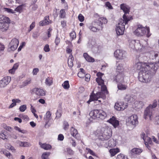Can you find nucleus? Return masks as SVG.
I'll list each match as a JSON object with an SVG mask.
<instances>
[{
	"mask_svg": "<svg viewBox=\"0 0 159 159\" xmlns=\"http://www.w3.org/2000/svg\"><path fill=\"white\" fill-rule=\"evenodd\" d=\"M135 66L137 70H139L138 76L139 81L143 83L148 82L156 73L158 66H159V60L156 63L139 62L135 65Z\"/></svg>",
	"mask_w": 159,
	"mask_h": 159,
	"instance_id": "obj_1",
	"label": "nucleus"
},
{
	"mask_svg": "<svg viewBox=\"0 0 159 159\" xmlns=\"http://www.w3.org/2000/svg\"><path fill=\"white\" fill-rule=\"evenodd\" d=\"M157 102L154 100L152 104H150L144 111V118L146 119L149 118L150 120H154L156 124H159V114H157L154 117L153 111L157 106Z\"/></svg>",
	"mask_w": 159,
	"mask_h": 159,
	"instance_id": "obj_2",
	"label": "nucleus"
},
{
	"mask_svg": "<svg viewBox=\"0 0 159 159\" xmlns=\"http://www.w3.org/2000/svg\"><path fill=\"white\" fill-rule=\"evenodd\" d=\"M123 19H121L119 20V22L116 26V30L117 35L123 34L125 29V25L127 28L128 27V22L132 19V17H127L125 15L123 16Z\"/></svg>",
	"mask_w": 159,
	"mask_h": 159,
	"instance_id": "obj_3",
	"label": "nucleus"
},
{
	"mask_svg": "<svg viewBox=\"0 0 159 159\" xmlns=\"http://www.w3.org/2000/svg\"><path fill=\"white\" fill-rule=\"evenodd\" d=\"M134 33L138 36L146 35L147 37H149L151 34L150 33V29L149 27L145 28L140 25H138Z\"/></svg>",
	"mask_w": 159,
	"mask_h": 159,
	"instance_id": "obj_4",
	"label": "nucleus"
},
{
	"mask_svg": "<svg viewBox=\"0 0 159 159\" xmlns=\"http://www.w3.org/2000/svg\"><path fill=\"white\" fill-rule=\"evenodd\" d=\"M89 115L90 116L91 121H92L91 119H95L96 118H99L102 120L104 119L107 116L106 113L103 110H95L91 111Z\"/></svg>",
	"mask_w": 159,
	"mask_h": 159,
	"instance_id": "obj_5",
	"label": "nucleus"
},
{
	"mask_svg": "<svg viewBox=\"0 0 159 159\" xmlns=\"http://www.w3.org/2000/svg\"><path fill=\"white\" fill-rule=\"evenodd\" d=\"M98 131L100 132L99 135L102 137L101 139L103 140H107L111 136V130L110 128L107 127H102Z\"/></svg>",
	"mask_w": 159,
	"mask_h": 159,
	"instance_id": "obj_6",
	"label": "nucleus"
},
{
	"mask_svg": "<svg viewBox=\"0 0 159 159\" xmlns=\"http://www.w3.org/2000/svg\"><path fill=\"white\" fill-rule=\"evenodd\" d=\"M93 92H92L91 94L90 95L89 99L87 102L88 103H89L90 102L93 101L98 100V102H100L101 101L98 100L99 98H101L104 100L106 98L105 94L103 93L102 92H98L96 94H94Z\"/></svg>",
	"mask_w": 159,
	"mask_h": 159,
	"instance_id": "obj_7",
	"label": "nucleus"
},
{
	"mask_svg": "<svg viewBox=\"0 0 159 159\" xmlns=\"http://www.w3.org/2000/svg\"><path fill=\"white\" fill-rule=\"evenodd\" d=\"M158 56L157 53L154 51H152L144 53L142 57L143 60L144 61H148L150 60L155 59Z\"/></svg>",
	"mask_w": 159,
	"mask_h": 159,
	"instance_id": "obj_8",
	"label": "nucleus"
},
{
	"mask_svg": "<svg viewBox=\"0 0 159 159\" xmlns=\"http://www.w3.org/2000/svg\"><path fill=\"white\" fill-rule=\"evenodd\" d=\"M115 57L117 59L123 60L126 57V53L122 50L117 49L114 53Z\"/></svg>",
	"mask_w": 159,
	"mask_h": 159,
	"instance_id": "obj_9",
	"label": "nucleus"
},
{
	"mask_svg": "<svg viewBox=\"0 0 159 159\" xmlns=\"http://www.w3.org/2000/svg\"><path fill=\"white\" fill-rule=\"evenodd\" d=\"M19 43L18 39L16 38L13 39L9 44L8 51L10 52L15 50L17 48Z\"/></svg>",
	"mask_w": 159,
	"mask_h": 159,
	"instance_id": "obj_10",
	"label": "nucleus"
},
{
	"mask_svg": "<svg viewBox=\"0 0 159 159\" xmlns=\"http://www.w3.org/2000/svg\"><path fill=\"white\" fill-rule=\"evenodd\" d=\"M11 81V77L9 76L3 77L0 80V88L3 89L6 87Z\"/></svg>",
	"mask_w": 159,
	"mask_h": 159,
	"instance_id": "obj_11",
	"label": "nucleus"
},
{
	"mask_svg": "<svg viewBox=\"0 0 159 159\" xmlns=\"http://www.w3.org/2000/svg\"><path fill=\"white\" fill-rule=\"evenodd\" d=\"M127 122L134 125H136L138 123L137 116L134 115L129 117L127 119Z\"/></svg>",
	"mask_w": 159,
	"mask_h": 159,
	"instance_id": "obj_12",
	"label": "nucleus"
},
{
	"mask_svg": "<svg viewBox=\"0 0 159 159\" xmlns=\"http://www.w3.org/2000/svg\"><path fill=\"white\" fill-rule=\"evenodd\" d=\"M107 22V19L105 18L102 17L99 18L98 21L95 22L94 23L100 26V28H101V30H102L103 28V24H106Z\"/></svg>",
	"mask_w": 159,
	"mask_h": 159,
	"instance_id": "obj_13",
	"label": "nucleus"
},
{
	"mask_svg": "<svg viewBox=\"0 0 159 159\" xmlns=\"http://www.w3.org/2000/svg\"><path fill=\"white\" fill-rule=\"evenodd\" d=\"M135 98V96L133 95L128 94L126 95L124 98V100L125 102L131 103L134 101Z\"/></svg>",
	"mask_w": 159,
	"mask_h": 159,
	"instance_id": "obj_14",
	"label": "nucleus"
},
{
	"mask_svg": "<svg viewBox=\"0 0 159 159\" xmlns=\"http://www.w3.org/2000/svg\"><path fill=\"white\" fill-rule=\"evenodd\" d=\"M124 73H117V75L114 78V79L117 83H123L124 82Z\"/></svg>",
	"mask_w": 159,
	"mask_h": 159,
	"instance_id": "obj_15",
	"label": "nucleus"
},
{
	"mask_svg": "<svg viewBox=\"0 0 159 159\" xmlns=\"http://www.w3.org/2000/svg\"><path fill=\"white\" fill-rule=\"evenodd\" d=\"M127 107L126 104H122L121 102L116 103L114 107L118 111H122L124 110Z\"/></svg>",
	"mask_w": 159,
	"mask_h": 159,
	"instance_id": "obj_16",
	"label": "nucleus"
},
{
	"mask_svg": "<svg viewBox=\"0 0 159 159\" xmlns=\"http://www.w3.org/2000/svg\"><path fill=\"white\" fill-rule=\"evenodd\" d=\"M107 121L112 124L115 128H116L119 125V121L114 116H112Z\"/></svg>",
	"mask_w": 159,
	"mask_h": 159,
	"instance_id": "obj_17",
	"label": "nucleus"
},
{
	"mask_svg": "<svg viewBox=\"0 0 159 159\" xmlns=\"http://www.w3.org/2000/svg\"><path fill=\"white\" fill-rule=\"evenodd\" d=\"M33 92L38 96H44L45 95V92L43 90L37 88H34Z\"/></svg>",
	"mask_w": 159,
	"mask_h": 159,
	"instance_id": "obj_18",
	"label": "nucleus"
},
{
	"mask_svg": "<svg viewBox=\"0 0 159 159\" xmlns=\"http://www.w3.org/2000/svg\"><path fill=\"white\" fill-rule=\"evenodd\" d=\"M143 152V150L141 149L134 148H133L130 152V154L132 155H139Z\"/></svg>",
	"mask_w": 159,
	"mask_h": 159,
	"instance_id": "obj_19",
	"label": "nucleus"
},
{
	"mask_svg": "<svg viewBox=\"0 0 159 159\" xmlns=\"http://www.w3.org/2000/svg\"><path fill=\"white\" fill-rule=\"evenodd\" d=\"M71 134L78 140L80 139L79 134H78L77 129L72 127L70 129Z\"/></svg>",
	"mask_w": 159,
	"mask_h": 159,
	"instance_id": "obj_20",
	"label": "nucleus"
},
{
	"mask_svg": "<svg viewBox=\"0 0 159 159\" xmlns=\"http://www.w3.org/2000/svg\"><path fill=\"white\" fill-rule=\"evenodd\" d=\"M4 23L8 24H10V20L8 17L2 15H0V23Z\"/></svg>",
	"mask_w": 159,
	"mask_h": 159,
	"instance_id": "obj_21",
	"label": "nucleus"
},
{
	"mask_svg": "<svg viewBox=\"0 0 159 159\" xmlns=\"http://www.w3.org/2000/svg\"><path fill=\"white\" fill-rule=\"evenodd\" d=\"M123 66V64L120 63L118 65L116 68L117 73H124V69Z\"/></svg>",
	"mask_w": 159,
	"mask_h": 159,
	"instance_id": "obj_22",
	"label": "nucleus"
},
{
	"mask_svg": "<svg viewBox=\"0 0 159 159\" xmlns=\"http://www.w3.org/2000/svg\"><path fill=\"white\" fill-rule=\"evenodd\" d=\"M16 142L21 147H29L31 146L30 143L26 142H22L17 140Z\"/></svg>",
	"mask_w": 159,
	"mask_h": 159,
	"instance_id": "obj_23",
	"label": "nucleus"
},
{
	"mask_svg": "<svg viewBox=\"0 0 159 159\" xmlns=\"http://www.w3.org/2000/svg\"><path fill=\"white\" fill-rule=\"evenodd\" d=\"M93 26H90L89 29L90 30L93 32H97L99 31L100 30H101V28H100V26L98 25H97L95 23L94 24V22L93 23Z\"/></svg>",
	"mask_w": 159,
	"mask_h": 159,
	"instance_id": "obj_24",
	"label": "nucleus"
},
{
	"mask_svg": "<svg viewBox=\"0 0 159 159\" xmlns=\"http://www.w3.org/2000/svg\"><path fill=\"white\" fill-rule=\"evenodd\" d=\"M83 56L86 61L88 62H93L94 61V59L89 56L87 53H84Z\"/></svg>",
	"mask_w": 159,
	"mask_h": 159,
	"instance_id": "obj_25",
	"label": "nucleus"
},
{
	"mask_svg": "<svg viewBox=\"0 0 159 159\" xmlns=\"http://www.w3.org/2000/svg\"><path fill=\"white\" fill-rule=\"evenodd\" d=\"M9 26L8 24L0 23V30L2 32L6 31L8 29Z\"/></svg>",
	"mask_w": 159,
	"mask_h": 159,
	"instance_id": "obj_26",
	"label": "nucleus"
},
{
	"mask_svg": "<svg viewBox=\"0 0 159 159\" xmlns=\"http://www.w3.org/2000/svg\"><path fill=\"white\" fill-rule=\"evenodd\" d=\"M134 104L135 107L138 109L142 108L144 105V102L142 101H136Z\"/></svg>",
	"mask_w": 159,
	"mask_h": 159,
	"instance_id": "obj_27",
	"label": "nucleus"
},
{
	"mask_svg": "<svg viewBox=\"0 0 159 159\" xmlns=\"http://www.w3.org/2000/svg\"><path fill=\"white\" fill-rule=\"evenodd\" d=\"M39 144L40 145L41 147L45 150H48L52 148L51 146L48 144H46V143L42 144L40 142H39Z\"/></svg>",
	"mask_w": 159,
	"mask_h": 159,
	"instance_id": "obj_28",
	"label": "nucleus"
},
{
	"mask_svg": "<svg viewBox=\"0 0 159 159\" xmlns=\"http://www.w3.org/2000/svg\"><path fill=\"white\" fill-rule=\"evenodd\" d=\"M119 152V149L118 148L116 149L113 148L110 149L109 150V152L111 154V157L114 156L117 153Z\"/></svg>",
	"mask_w": 159,
	"mask_h": 159,
	"instance_id": "obj_29",
	"label": "nucleus"
},
{
	"mask_svg": "<svg viewBox=\"0 0 159 159\" xmlns=\"http://www.w3.org/2000/svg\"><path fill=\"white\" fill-rule=\"evenodd\" d=\"M74 58L72 55H70L69 57L68 64L69 67H72L73 66V61Z\"/></svg>",
	"mask_w": 159,
	"mask_h": 159,
	"instance_id": "obj_30",
	"label": "nucleus"
},
{
	"mask_svg": "<svg viewBox=\"0 0 159 159\" xmlns=\"http://www.w3.org/2000/svg\"><path fill=\"white\" fill-rule=\"evenodd\" d=\"M116 145V141L113 139H111L109 140L108 143V146L110 147H115Z\"/></svg>",
	"mask_w": 159,
	"mask_h": 159,
	"instance_id": "obj_31",
	"label": "nucleus"
},
{
	"mask_svg": "<svg viewBox=\"0 0 159 159\" xmlns=\"http://www.w3.org/2000/svg\"><path fill=\"white\" fill-rule=\"evenodd\" d=\"M0 153L1 154L4 155L8 158H10V157L11 156V154L9 152L6 150H2L0 151Z\"/></svg>",
	"mask_w": 159,
	"mask_h": 159,
	"instance_id": "obj_32",
	"label": "nucleus"
},
{
	"mask_svg": "<svg viewBox=\"0 0 159 159\" xmlns=\"http://www.w3.org/2000/svg\"><path fill=\"white\" fill-rule=\"evenodd\" d=\"M135 48L136 50H141L142 48V46L140 41L139 40H136V43L135 45Z\"/></svg>",
	"mask_w": 159,
	"mask_h": 159,
	"instance_id": "obj_33",
	"label": "nucleus"
},
{
	"mask_svg": "<svg viewBox=\"0 0 159 159\" xmlns=\"http://www.w3.org/2000/svg\"><path fill=\"white\" fill-rule=\"evenodd\" d=\"M122 83H118L117 87L119 89L121 90H125L127 87L126 85L123 84Z\"/></svg>",
	"mask_w": 159,
	"mask_h": 159,
	"instance_id": "obj_34",
	"label": "nucleus"
},
{
	"mask_svg": "<svg viewBox=\"0 0 159 159\" xmlns=\"http://www.w3.org/2000/svg\"><path fill=\"white\" fill-rule=\"evenodd\" d=\"M116 159H128L127 157L125 155L120 153L116 157Z\"/></svg>",
	"mask_w": 159,
	"mask_h": 159,
	"instance_id": "obj_35",
	"label": "nucleus"
},
{
	"mask_svg": "<svg viewBox=\"0 0 159 159\" xmlns=\"http://www.w3.org/2000/svg\"><path fill=\"white\" fill-rule=\"evenodd\" d=\"M136 43V40H132L129 42V47L133 49L135 48V45Z\"/></svg>",
	"mask_w": 159,
	"mask_h": 159,
	"instance_id": "obj_36",
	"label": "nucleus"
},
{
	"mask_svg": "<svg viewBox=\"0 0 159 159\" xmlns=\"http://www.w3.org/2000/svg\"><path fill=\"white\" fill-rule=\"evenodd\" d=\"M101 92H103V93L107 94L108 93V91L107 90V88L105 85L104 84L102 85L101 86Z\"/></svg>",
	"mask_w": 159,
	"mask_h": 159,
	"instance_id": "obj_37",
	"label": "nucleus"
},
{
	"mask_svg": "<svg viewBox=\"0 0 159 159\" xmlns=\"http://www.w3.org/2000/svg\"><path fill=\"white\" fill-rule=\"evenodd\" d=\"M51 115V113L50 111H48L47 112L46 114V118H44L45 119L46 122H48L49 121Z\"/></svg>",
	"mask_w": 159,
	"mask_h": 159,
	"instance_id": "obj_38",
	"label": "nucleus"
},
{
	"mask_svg": "<svg viewBox=\"0 0 159 159\" xmlns=\"http://www.w3.org/2000/svg\"><path fill=\"white\" fill-rule=\"evenodd\" d=\"M96 81L99 85L102 86L104 84V80L101 78H97L96 79Z\"/></svg>",
	"mask_w": 159,
	"mask_h": 159,
	"instance_id": "obj_39",
	"label": "nucleus"
},
{
	"mask_svg": "<svg viewBox=\"0 0 159 159\" xmlns=\"http://www.w3.org/2000/svg\"><path fill=\"white\" fill-rule=\"evenodd\" d=\"M62 86L65 89H68L70 87L69 81H65L62 84Z\"/></svg>",
	"mask_w": 159,
	"mask_h": 159,
	"instance_id": "obj_40",
	"label": "nucleus"
},
{
	"mask_svg": "<svg viewBox=\"0 0 159 159\" xmlns=\"http://www.w3.org/2000/svg\"><path fill=\"white\" fill-rule=\"evenodd\" d=\"M45 83L47 85L49 86L52 84V82L51 78L48 77L46 79Z\"/></svg>",
	"mask_w": 159,
	"mask_h": 159,
	"instance_id": "obj_41",
	"label": "nucleus"
},
{
	"mask_svg": "<svg viewBox=\"0 0 159 159\" xmlns=\"http://www.w3.org/2000/svg\"><path fill=\"white\" fill-rule=\"evenodd\" d=\"M50 154L49 152H45L42 155V159H48V156Z\"/></svg>",
	"mask_w": 159,
	"mask_h": 159,
	"instance_id": "obj_42",
	"label": "nucleus"
},
{
	"mask_svg": "<svg viewBox=\"0 0 159 159\" xmlns=\"http://www.w3.org/2000/svg\"><path fill=\"white\" fill-rule=\"evenodd\" d=\"M6 147L7 149L12 151L13 152H15L16 151L15 148L11 145L9 144H8L6 145Z\"/></svg>",
	"mask_w": 159,
	"mask_h": 159,
	"instance_id": "obj_43",
	"label": "nucleus"
},
{
	"mask_svg": "<svg viewBox=\"0 0 159 159\" xmlns=\"http://www.w3.org/2000/svg\"><path fill=\"white\" fill-rule=\"evenodd\" d=\"M65 152L70 155H73L74 153V151L70 148H67L65 150Z\"/></svg>",
	"mask_w": 159,
	"mask_h": 159,
	"instance_id": "obj_44",
	"label": "nucleus"
},
{
	"mask_svg": "<svg viewBox=\"0 0 159 159\" xmlns=\"http://www.w3.org/2000/svg\"><path fill=\"white\" fill-rule=\"evenodd\" d=\"M88 43L89 46H93L95 45L96 42L94 40L89 39Z\"/></svg>",
	"mask_w": 159,
	"mask_h": 159,
	"instance_id": "obj_45",
	"label": "nucleus"
},
{
	"mask_svg": "<svg viewBox=\"0 0 159 159\" xmlns=\"http://www.w3.org/2000/svg\"><path fill=\"white\" fill-rule=\"evenodd\" d=\"M60 16L61 18L65 17L66 15V12L64 9H61L60 11Z\"/></svg>",
	"mask_w": 159,
	"mask_h": 159,
	"instance_id": "obj_46",
	"label": "nucleus"
},
{
	"mask_svg": "<svg viewBox=\"0 0 159 159\" xmlns=\"http://www.w3.org/2000/svg\"><path fill=\"white\" fill-rule=\"evenodd\" d=\"M56 118H59L61 116L62 112L61 110H58L57 111L56 113Z\"/></svg>",
	"mask_w": 159,
	"mask_h": 159,
	"instance_id": "obj_47",
	"label": "nucleus"
},
{
	"mask_svg": "<svg viewBox=\"0 0 159 159\" xmlns=\"http://www.w3.org/2000/svg\"><path fill=\"white\" fill-rule=\"evenodd\" d=\"M27 107L25 105H23L20 106L19 107V110L21 112L24 111L26 109Z\"/></svg>",
	"mask_w": 159,
	"mask_h": 159,
	"instance_id": "obj_48",
	"label": "nucleus"
},
{
	"mask_svg": "<svg viewBox=\"0 0 159 159\" xmlns=\"http://www.w3.org/2000/svg\"><path fill=\"white\" fill-rule=\"evenodd\" d=\"M148 139V143H147V142H146L145 143V145L147 147V148H148L149 150H150V147L149 146V145L147 143H149L150 144L151 142V139L150 138L148 137L147 138Z\"/></svg>",
	"mask_w": 159,
	"mask_h": 159,
	"instance_id": "obj_49",
	"label": "nucleus"
},
{
	"mask_svg": "<svg viewBox=\"0 0 159 159\" xmlns=\"http://www.w3.org/2000/svg\"><path fill=\"white\" fill-rule=\"evenodd\" d=\"M23 5H20L17 7L15 9V11L18 12H20L22 9Z\"/></svg>",
	"mask_w": 159,
	"mask_h": 159,
	"instance_id": "obj_50",
	"label": "nucleus"
},
{
	"mask_svg": "<svg viewBox=\"0 0 159 159\" xmlns=\"http://www.w3.org/2000/svg\"><path fill=\"white\" fill-rule=\"evenodd\" d=\"M70 36L72 40L76 38V33L74 31L71 32L70 34Z\"/></svg>",
	"mask_w": 159,
	"mask_h": 159,
	"instance_id": "obj_51",
	"label": "nucleus"
},
{
	"mask_svg": "<svg viewBox=\"0 0 159 159\" xmlns=\"http://www.w3.org/2000/svg\"><path fill=\"white\" fill-rule=\"evenodd\" d=\"M106 7H107L108 9H113V7L111 5V3L109 2H106L105 4Z\"/></svg>",
	"mask_w": 159,
	"mask_h": 159,
	"instance_id": "obj_52",
	"label": "nucleus"
},
{
	"mask_svg": "<svg viewBox=\"0 0 159 159\" xmlns=\"http://www.w3.org/2000/svg\"><path fill=\"white\" fill-rule=\"evenodd\" d=\"M30 80H27L26 81H24L22 83V86L23 87H25L30 83Z\"/></svg>",
	"mask_w": 159,
	"mask_h": 159,
	"instance_id": "obj_53",
	"label": "nucleus"
},
{
	"mask_svg": "<svg viewBox=\"0 0 159 159\" xmlns=\"http://www.w3.org/2000/svg\"><path fill=\"white\" fill-rule=\"evenodd\" d=\"M86 150L87 151L88 153H89L90 154L92 155L95 156L96 154L95 153L91 150L89 148H86Z\"/></svg>",
	"mask_w": 159,
	"mask_h": 159,
	"instance_id": "obj_54",
	"label": "nucleus"
},
{
	"mask_svg": "<svg viewBox=\"0 0 159 159\" xmlns=\"http://www.w3.org/2000/svg\"><path fill=\"white\" fill-rule=\"evenodd\" d=\"M14 129L20 132H21L22 133L24 134L25 133V130H21L19 127L17 126H15L14 127Z\"/></svg>",
	"mask_w": 159,
	"mask_h": 159,
	"instance_id": "obj_55",
	"label": "nucleus"
},
{
	"mask_svg": "<svg viewBox=\"0 0 159 159\" xmlns=\"http://www.w3.org/2000/svg\"><path fill=\"white\" fill-rule=\"evenodd\" d=\"M78 18L80 21L81 22L83 21L84 20V16L81 14H80L78 16Z\"/></svg>",
	"mask_w": 159,
	"mask_h": 159,
	"instance_id": "obj_56",
	"label": "nucleus"
},
{
	"mask_svg": "<svg viewBox=\"0 0 159 159\" xmlns=\"http://www.w3.org/2000/svg\"><path fill=\"white\" fill-rule=\"evenodd\" d=\"M85 75V73L84 72H79L78 74V77L81 78H83L84 77Z\"/></svg>",
	"mask_w": 159,
	"mask_h": 159,
	"instance_id": "obj_57",
	"label": "nucleus"
},
{
	"mask_svg": "<svg viewBox=\"0 0 159 159\" xmlns=\"http://www.w3.org/2000/svg\"><path fill=\"white\" fill-rule=\"evenodd\" d=\"M39 25L40 26H43V25H48V23H47V22H45V20H44L41 21L39 22Z\"/></svg>",
	"mask_w": 159,
	"mask_h": 159,
	"instance_id": "obj_58",
	"label": "nucleus"
},
{
	"mask_svg": "<svg viewBox=\"0 0 159 159\" xmlns=\"http://www.w3.org/2000/svg\"><path fill=\"white\" fill-rule=\"evenodd\" d=\"M64 129L65 130H66L68 129V127L69 126V125L68 124V123L66 121L64 122Z\"/></svg>",
	"mask_w": 159,
	"mask_h": 159,
	"instance_id": "obj_59",
	"label": "nucleus"
},
{
	"mask_svg": "<svg viewBox=\"0 0 159 159\" xmlns=\"http://www.w3.org/2000/svg\"><path fill=\"white\" fill-rule=\"evenodd\" d=\"M4 10L5 11L8 12V13H14V11H13L11 9H10V8H4Z\"/></svg>",
	"mask_w": 159,
	"mask_h": 159,
	"instance_id": "obj_60",
	"label": "nucleus"
},
{
	"mask_svg": "<svg viewBox=\"0 0 159 159\" xmlns=\"http://www.w3.org/2000/svg\"><path fill=\"white\" fill-rule=\"evenodd\" d=\"M35 26V22H33L30 25V29L28 30V31L30 32Z\"/></svg>",
	"mask_w": 159,
	"mask_h": 159,
	"instance_id": "obj_61",
	"label": "nucleus"
},
{
	"mask_svg": "<svg viewBox=\"0 0 159 159\" xmlns=\"http://www.w3.org/2000/svg\"><path fill=\"white\" fill-rule=\"evenodd\" d=\"M39 69L38 68H35L33 69L32 73L33 75H36L39 72Z\"/></svg>",
	"mask_w": 159,
	"mask_h": 159,
	"instance_id": "obj_62",
	"label": "nucleus"
},
{
	"mask_svg": "<svg viewBox=\"0 0 159 159\" xmlns=\"http://www.w3.org/2000/svg\"><path fill=\"white\" fill-rule=\"evenodd\" d=\"M44 51L45 52H48L50 51V48H49V46L48 45H46L44 48Z\"/></svg>",
	"mask_w": 159,
	"mask_h": 159,
	"instance_id": "obj_63",
	"label": "nucleus"
},
{
	"mask_svg": "<svg viewBox=\"0 0 159 159\" xmlns=\"http://www.w3.org/2000/svg\"><path fill=\"white\" fill-rule=\"evenodd\" d=\"M64 138V136L63 134H59L58 136V139L59 140L62 141L63 140Z\"/></svg>",
	"mask_w": 159,
	"mask_h": 159,
	"instance_id": "obj_64",
	"label": "nucleus"
}]
</instances>
